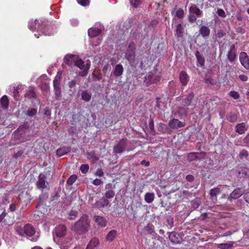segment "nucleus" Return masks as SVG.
I'll return each mask as SVG.
<instances>
[{"label": "nucleus", "instance_id": "nucleus-1", "mask_svg": "<svg viewBox=\"0 0 249 249\" xmlns=\"http://www.w3.org/2000/svg\"><path fill=\"white\" fill-rule=\"evenodd\" d=\"M64 62L71 66L75 65L80 70H83L80 73V75L85 76L88 74V70L90 68V62L87 61L85 65L84 61L76 55L68 54L64 58Z\"/></svg>", "mask_w": 249, "mask_h": 249}, {"label": "nucleus", "instance_id": "nucleus-2", "mask_svg": "<svg viewBox=\"0 0 249 249\" xmlns=\"http://www.w3.org/2000/svg\"><path fill=\"white\" fill-rule=\"evenodd\" d=\"M90 227V220L89 216L86 214H83L72 226L71 230L78 234L83 235L89 231Z\"/></svg>", "mask_w": 249, "mask_h": 249}, {"label": "nucleus", "instance_id": "nucleus-3", "mask_svg": "<svg viewBox=\"0 0 249 249\" xmlns=\"http://www.w3.org/2000/svg\"><path fill=\"white\" fill-rule=\"evenodd\" d=\"M62 74V72L61 71H58L53 80V89L57 99H58L61 96L60 82Z\"/></svg>", "mask_w": 249, "mask_h": 249}, {"label": "nucleus", "instance_id": "nucleus-4", "mask_svg": "<svg viewBox=\"0 0 249 249\" xmlns=\"http://www.w3.org/2000/svg\"><path fill=\"white\" fill-rule=\"evenodd\" d=\"M101 33V30L96 28H91L89 29L88 35L90 37L93 38V39L90 41L93 43V46H97L100 43L101 41V39H100L99 37H95L99 36Z\"/></svg>", "mask_w": 249, "mask_h": 249}, {"label": "nucleus", "instance_id": "nucleus-5", "mask_svg": "<svg viewBox=\"0 0 249 249\" xmlns=\"http://www.w3.org/2000/svg\"><path fill=\"white\" fill-rule=\"evenodd\" d=\"M135 44L134 42H131L128 46L125 53V58L129 62L130 64L134 63L135 58Z\"/></svg>", "mask_w": 249, "mask_h": 249}, {"label": "nucleus", "instance_id": "nucleus-6", "mask_svg": "<svg viewBox=\"0 0 249 249\" xmlns=\"http://www.w3.org/2000/svg\"><path fill=\"white\" fill-rule=\"evenodd\" d=\"M237 50L234 44L231 45L227 53V57L230 62H233L236 58Z\"/></svg>", "mask_w": 249, "mask_h": 249}, {"label": "nucleus", "instance_id": "nucleus-7", "mask_svg": "<svg viewBox=\"0 0 249 249\" xmlns=\"http://www.w3.org/2000/svg\"><path fill=\"white\" fill-rule=\"evenodd\" d=\"M239 60L241 65L246 69H249V58L246 53L242 52L240 53Z\"/></svg>", "mask_w": 249, "mask_h": 249}, {"label": "nucleus", "instance_id": "nucleus-8", "mask_svg": "<svg viewBox=\"0 0 249 249\" xmlns=\"http://www.w3.org/2000/svg\"><path fill=\"white\" fill-rule=\"evenodd\" d=\"M126 146V142L124 140L121 141L114 147V152L116 154H122L124 151Z\"/></svg>", "mask_w": 249, "mask_h": 249}, {"label": "nucleus", "instance_id": "nucleus-9", "mask_svg": "<svg viewBox=\"0 0 249 249\" xmlns=\"http://www.w3.org/2000/svg\"><path fill=\"white\" fill-rule=\"evenodd\" d=\"M168 125L172 129H177L184 126L185 124L184 122L179 121L178 119H173L170 121Z\"/></svg>", "mask_w": 249, "mask_h": 249}, {"label": "nucleus", "instance_id": "nucleus-10", "mask_svg": "<svg viewBox=\"0 0 249 249\" xmlns=\"http://www.w3.org/2000/svg\"><path fill=\"white\" fill-rule=\"evenodd\" d=\"M236 172L238 178L249 177V169L246 167H239L237 168Z\"/></svg>", "mask_w": 249, "mask_h": 249}, {"label": "nucleus", "instance_id": "nucleus-11", "mask_svg": "<svg viewBox=\"0 0 249 249\" xmlns=\"http://www.w3.org/2000/svg\"><path fill=\"white\" fill-rule=\"evenodd\" d=\"M94 220L100 227H105L107 224V220L102 216L95 215L94 217Z\"/></svg>", "mask_w": 249, "mask_h": 249}, {"label": "nucleus", "instance_id": "nucleus-12", "mask_svg": "<svg viewBox=\"0 0 249 249\" xmlns=\"http://www.w3.org/2000/svg\"><path fill=\"white\" fill-rule=\"evenodd\" d=\"M45 179V176L41 174L39 175L38 180L36 182L37 188L40 189L42 191L46 187V182Z\"/></svg>", "mask_w": 249, "mask_h": 249}, {"label": "nucleus", "instance_id": "nucleus-13", "mask_svg": "<svg viewBox=\"0 0 249 249\" xmlns=\"http://www.w3.org/2000/svg\"><path fill=\"white\" fill-rule=\"evenodd\" d=\"M54 233L57 237H62L64 236L66 233V228L65 226L59 225L56 227Z\"/></svg>", "mask_w": 249, "mask_h": 249}, {"label": "nucleus", "instance_id": "nucleus-14", "mask_svg": "<svg viewBox=\"0 0 249 249\" xmlns=\"http://www.w3.org/2000/svg\"><path fill=\"white\" fill-rule=\"evenodd\" d=\"M248 126L245 123L238 124L235 126V131L239 134H244L248 129Z\"/></svg>", "mask_w": 249, "mask_h": 249}, {"label": "nucleus", "instance_id": "nucleus-15", "mask_svg": "<svg viewBox=\"0 0 249 249\" xmlns=\"http://www.w3.org/2000/svg\"><path fill=\"white\" fill-rule=\"evenodd\" d=\"M99 240L97 237L92 238L87 246L86 249H95L99 245Z\"/></svg>", "mask_w": 249, "mask_h": 249}, {"label": "nucleus", "instance_id": "nucleus-16", "mask_svg": "<svg viewBox=\"0 0 249 249\" xmlns=\"http://www.w3.org/2000/svg\"><path fill=\"white\" fill-rule=\"evenodd\" d=\"M36 231L34 228L30 224H26L24 226V236L31 237L35 234Z\"/></svg>", "mask_w": 249, "mask_h": 249}, {"label": "nucleus", "instance_id": "nucleus-17", "mask_svg": "<svg viewBox=\"0 0 249 249\" xmlns=\"http://www.w3.org/2000/svg\"><path fill=\"white\" fill-rule=\"evenodd\" d=\"M199 155H200L201 157H204L205 155V153L204 152H192L190 153L187 155V160L191 161L196 160V159L199 158Z\"/></svg>", "mask_w": 249, "mask_h": 249}, {"label": "nucleus", "instance_id": "nucleus-18", "mask_svg": "<svg viewBox=\"0 0 249 249\" xmlns=\"http://www.w3.org/2000/svg\"><path fill=\"white\" fill-rule=\"evenodd\" d=\"M124 72V68L121 64L117 65L113 70V74L116 77L121 76Z\"/></svg>", "mask_w": 249, "mask_h": 249}, {"label": "nucleus", "instance_id": "nucleus-19", "mask_svg": "<svg viewBox=\"0 0 249 249\" xmlns=\"http://www.w3.org/2000/svg\"><path fill=\"white\" fill-rule=\"evenodd\" d=\"M244 193V191L241 188H237L234 190L231 194V197L233 199H237L240 197Z\"/></svg>", "mask_w": 249, "mask_h": 249}, {"label": "nucleus", "instance_id": "nucleus-20", "mask_svg": "<svg viewBox=\"0 0 249 249\" xmlns=\"http://www.w3.org/2000/svg\"><path fill=\"white\" fill-rule=\"evenodd\" d=\"M109 204L108 200L105 198H102L100 201H97L95 204L94 206L97 207L98 208H104L107 207Z\"/></svg>", "mask_w": 249, "mask_h": 249}, {"label": "nucleus", "instance_id": "nucleus-21", "mask_svg": "<svg viewBox=\"0 0 249 249\" xmlns=\"http://www.w3.org/2000/svg\"><path fill=\"white\" fill-rule=\"evenodd\" d=\"M180 81L183 86H186L189 81V76L184 71H181L179 74Z\"/></svg>", "mask_w": 249, "mask_h": 249}, {"label": "nucleus", "instance_id": "nucleus-22", "mask_svg": "<svg viewBox=\"0 0 249 249\" xmlns=\"http://www.w3.org/2000/svg\"><path fill=\"white\" fill-rule=\"evenodd\" d=\"M194 96L195 95L193 92H192L190 93L183 100V105L185 106H189L192 103V101L193 99Z\"/></svg>", "mask_w": 249, "mask_h": 249}, {"label": "nucleus", "instance_id": "nucleus-23", "mask_svg": "<svg viewBox=\"0 0 249 249\" xmlns=\"http://www.w3.org/2000/svg\"><path fill=\"white\" fill-rule=\"evenodd\" d=\"M117 234V231L116 230H111L106 235V239L108 242H112L116 238Z\"/></svg>", "mask_w": 249, "mask_h": 249}, {"label": "nucleus", "instance_id": "nucleus-24", "mask_svg": "<svg viewBox=\"0 0 249 249\" xmlns=\"http://www.w3.org/2000/svg\"><path fill=\"white\" fill-rule=\"evenodd\" d=\"M178 234L175 232L170 233L169 238L170 240L174 244H178L180 242V239L178 238Z\"/></svg>", "mask_w": 249, "mask_h": 249}, {"label": "nucleus", "instance_id": "nucleus-25", "mask_svg": "<svg viewBox=\"0 0 249 249\" xmlns=\"http://www.w3.org/2000/svg\"><path fill=\"white\" fill-rule=\"evenodd\" d=\"M224 186L222 185L219 186L218 187H216L213 189H212L210 190V194L212 197H213L216 196L217 195L220 194L221 190L223 189Z\"/></svg>", "mask_w": 249, "mask_h": 249}, {"label": "nucleus", "instance_id": "nucleus-26", "mask_svg": "<svg viewBox=\"0 0 249 249\" xmlns=\"http://www.w3.org/2000/svg\"><path fill=\"white\" fill-rule=\"evenodd\" d=\"M71 151V148L69 147H63L58 149L56 151V154L58 156L61 157L69 153Z\"/></svg>", "mask_w": 249, "mask_h": 249}, {"label": "nucleus", "instance_id": "nucleus-27", "mask_svg": "<svg viewBox=\"0 0 249 249\" xmlns=\"http://www.w3.org/2000/svg\"><path fill=\"white\" fill-rule=\"evenodd\" d=\"M0 105L4 109H6L8 108L9 100L7 96L4 95L1 98L0 100Z\"/></svg>", "mask_w": 249, "mask_h": 249}, {"label": "nucleus", "instance_id": "nucleus-28", "mask_svg": "<svg viewBox=\"0 0 249 249\" xmlns=\"http://www.w3.org/2000/svg\"><path fill=\"white\" fill-rule=\"evenodd\" d=\"M155 198V195L153 193H146L144 195V200L147 203H152Z\"/></svg>", "mask_w": 249, "mask_h": 249}, {"label": "nucleus", "instance_id": "nucleus-29", "mask_svg": "<svg viewBox=\"0 0 249 249\" xmlns=\"http://www.w3.org/2000/svg\"><path fill=\"white\" fill-rule=\"evenodd\" d=\"M189 11L190 13L195 14L197 16H200L202 14V12L194 4H192L190 6Z\"/></svg>", "mask_w": 249, "mask_h": 249}, {"label": "nucleus", "instance_id": "nucleus-30", "mask_svg": "<svg viewBox=\"0 0 249 249\" xmlns=\"http://www.w3.org/2000/svg\"><path fill=\"white\" fill-rule=\"evenodd\" d=\"M199 33L202 36L205 37L209 35L210 31L208 27L202 26L200 29Z\"/></svg>", "mask_w": 249, "mask_h": 249}, {"label": "nucleus", "instance_id": "nucleus-31", "mask_svg": "<svg viewBox=\"0 0 249 249\" xmlns=\"http://www.w3.org/2000/svg\"><path fill=\"white\" fill-rule=\"evenodd\" d=\"M91 95L86 90H84L81 93V98L85 102H89L91 99Z\"/></svg>", "mask_w": 249, "mask_h": 249}, {"label": "nucleus", "instance_id": "nucleus-32", "mask_svg": "<svg viewBox=\"0 0 249 249\" xmlns=\"http://www.w3.org/2000/svg\"><path fill=\"white\" fill-rule=\"evenodd\" d=\"M147 78L151 83H155L160 80V77L158 75L151 73L148 74Z\"/></svg>", "mask_w": 249, "mask_h": 249}, {"label": "nucleus", "instance_id": "nucleus-33", "mask_svg": "<svg viewBox=\"0 0 249 249\" xmlns=\"http://www.w3.org/2000/svg\"><path fill=\"white\" fill-rule=\"evenodd\" d=\"M233 245L232 242H230L226 243H221L217 244V247L221 249H230Z\"/></svg>", "mask_w": 249, "mask_h": 249}, {"label": "nucleus", "instance_id": "nucleus-34", "mask_svg": "<svg viewBox=\"0 0 249 249\" xmlns=\"http://www.w3.org/2000/svg\"><path fill=\"white\" fill-rule=\"evenodd\" d=\"M196 56L197 58V62L200 66H203L205 63V59L204 57L199 53L198 52L196 53Z\"/></svg>", "mask_w": 249, "mask_h": 249}, {"label": "nucleus", "instance_id": "nucleus-35", "mask_svg": "<svg viewBox=\"0 0 249 249\" xmlns=\"http://www.w3.org/2000/svg\"><path fill=\"white\" fill-rule=\"evenodd\" d=\"M37 24L38 27H39V23L38 21L37 20H35L33 21L32 20H30L29 22V28L30 30L34 31L36 29V25Z\"/></svg>", "mask_w": 249, "mask_h": 249}, {"label": "nucleus", "instance_id": "nucleus-36", "mask_svg": "<svg viewBox=\"0 0 249 249\" xmlns=\"http://www.w3.org/2000/svg\"><path fill=\"white\" fill-rule=\"evenodd\" d=\"M15 230L17 233L21 236H24V227L23 228L21 226H17L15 227Z\"/></svg>", "mask_w": 249, "mask_h": 249}, {"label": "nucleus", "instance_id": "nucleus-37", "mask_svg": "<svg viewBox=\"0 0 249 249\" xmlns=\"http://www.w3.org/2000/svg\"><path fill=\"white\" fill-rule=\"evenodd\" d=\"M183 28L181 24H178L176 29V34L178 37H180L182 36Z\"/></svg>", "mask_w": 249, "mask_h": 249}, {"label": "nucleus", "instance_id": "nucleus-38", "mask_svg": "<svg viewBox=\"0 0 249 249\" xmlns=\"http://www.w3.org/2000/svg\"><path fill=\"white\" fill-rule=\"evenodd\" d=\"M77 179V177L76 175H71L67 180V183L69 185H72Z\"/></svg>", "mask_w": 249, "mask_h": 249}, {"label": "nucleus", "instance_id": "nucleus-39", "mask_svg": "<svg viewBox=\"0 0 249 249\" xmlns=\"http://www.w3.org/2000/svg\"><path fill=\"white\" fill-rule=\"evenodd\" d=\"M80 169L82 173L85 174L88 172L89 166L88 164H82L81 165Z\"/></svg>", "mask_w": 249, "mask_h": 249}, {"label": "nucleus", "instance_id": "nucleus-40", "mask_svg": "<svg viewBox=\"0 0 249 249\" xmlns=\"http://www.w3.org/2000/svg\"><path fill=\"white\" fill-rule=\"evenodd\" d=\"M167 128V125L165 124L160 123L158 124V129L160 131L164 132Z\"/></svg>", "mask_w": 249, "mask_h": 249}, {"label": "nucleus", "instance_id": "nucleus-41", "mask_svg": "<svg viewBox=\"0 0 249 249\" xmlns=\"http://www.w3.org/2000/svg\"><path fill=\"white\" fill-rule=\"evenodd\" d=\"M106 197L107 198H111L115 196V193L112 190H108L105 194Z\"/></svg>", "mask_w": 249, "mask_h": 249}, {"label": "nucleus", "instance_id": "nucleus-42", "mask_svg": "<svg viewBox=\"0 0 249 249\" xmlns=\"http://www.w3.org/2000/svg\"><path fill=\"white\" fill-rule=\"evenodd\" d=\"M37 110L35 108H32L29 110L26 113V115L29 116H33L36 114Z\"/></svg>", "mask_w": 249, "mask_h": 249}, {"label": "nucleus", "instance_id": "nucleus-43", "mask_svg": "<svg viewBox=\"0 0 249 249\" xmlns=\"http://www.w3.org/2000/svg\"><path fill=\"white\" fill-rule=\"evenodd\" d=\"M230 95L233 97L234 99H238L239 98V93L235 91H231L230 93Z\"/></svg>", "mask_w": 249, "mask_h": 249}, {"label": "nucleus", "instance_id": "nucleus-44", "mask_svg": "<svg viewBox=\"0 0 249 249\" xmlns=\"http://www.w3.org/2000/svg\"><path fill=\"white\" fill-rule=\"evenodd\" d=\"M217 13L220 17L225 18L226 17V14L225 11L222 9H218L217 11Z\"/></svg>", "mask_w": 249, "mask_h": 249}, {"label": "nucleus", "instance_id": "nucleus-45", "mask_svg": "<svg viewBox=\"0 0 249 249\" xmlns=\"http://www.w3.org/2000/svg\"><path fill=\"white\" fill-rule=\"evenodd\" d=\"M131 4L134 7H137L141 3V0H130Z\"/></svg>", "mask_w": 249, "mask_h": 249}, {"label": "nucleus", "instance_id": "nucleus-46", "mask_svg": "<svg viewBox=\"0 0 249 249\" xmlns=\"http://www.w3.org/2000/svg\"><path fill=\"white\" fill-rule=\"evenodd\" d=\"M77 2L82 6L88 5L89 3V0H77Z\"/></svg>", "mask_w": 249, "mask_h": 249}, {"label": "nucleus", "instance_id": "nucleus-47", "mask_svg": "<svg viewBox=\"0 0 249 249\" xmlns=\"http://www.w3.org/2000/svg\"><path fill=\"white\" fill-rule=\"evenodd\" d=\"M176 16L178 18H182L184 16V11L182 9H179L176 12Z\"/></svg>", "mask_w": 249, "mask_h": 249}, {"label": "nucleus", "instance_id": "nucleus-48", "mask_svg": "<svg viewBox=\"0 0 249 249\" xmlns=\"http://www.w3.org/2000/svg\"><path fill=\"white\" fill-rule=\"evenodd\" d=\"M93 184L94 185L98 186L103 183V182L100 179L96 178L93 181Z\"/></svg>", "mask_w": 249, "mask_h": 249}, {"label": "nucleus", "instance_id": "nucleus-49", "mask_svg": "<svg viewBox=\"0 0 249 249\" xmlns=\"http://www.w3.org/2000/svg\"><path fill=\"white\" fill-rule=\"evenodd\" d=\"M96 176L102 177L104 175V172L101 169H98L95 173Z\"/></svg>", "mask_w": 249, "mask_h": 249}, {"label": "nucleus", "instance_id": "nucleus-50", "mask_svg": "<svg viewBox=\"0 0 249 249\" xmlns=\"http://www.w3.org/2000/svg\"><path fill=\"white\" fill-rule=\"evenodd\" d=\"M70 219H74L75 217L77 216V212L71 211L70 213Z\"/></svg>", "mask_w": 249, "mask_h": 249}, {"label": "nucleus", "instance_id": "nucleus-51", "mask_svg": "<svg viewBox=\"0 0 249 249\" xmlns=\"http://www.w3.org/2000/svg\"><path fill=\"white\" fill-rule=\"evenodd\" d=\"M240 155L242 158L247 157L248 156V152L246 150H243L241 152Z\"/></svg>", "mask_w": 249, "mask_h": 249}, {"label": "nucleus", "instance_id": "nucleus-52", "mask_svg": "<svg viewBox=\"0 0 249 249\" xmlns=\"http://www.w3.org/2000/svg\"><path fill=\"white\" fill-rule=\"evenodd\" d=\"M239 77V79L242 81H247L248 79V76L244 74L240 75Z\"/></svg>", "mask_w": 249, "mask_h": 249}, {"label": "nucleus", "instance_id": "nucleus-53", "mask_svg": "<svg viewBox=\"0 0 249 249\" xmlns=\"http://www.w3.org/2000/svg\"><path fill=\"white\" fill-rule=\"evenodd\" d=\"M186 179L189 182H192L194 180V177L193 175H188L186 176Z\"/></svg>", "mask_w": 249, "mask_h": 249}, {"label": "nucleus", "instance_id": "nucleus-54", "mask_svg": "<svg viewBox=\"0 0 249 249\" xmlns=\"http://www.w3.org/2000/svg\"><path fill=\"white\" fill-rule=\"evenodd\" d=\"M44 207L42 204L41 202L39 203L36 206V208L37 210L41 212V213H43L44 212L41 211V209Z\"/></svg>", "mask_w": 249, "mask_h": 249}, {"label": "nucleus", "instance_id": "nucleus-55", "mask_svg": "<svg viewBox=\"0 0 249 249\" xmlns=\"http://www.w3.org/2000/svg\"><path fill=\"white\" fill-rule=\"evenodd\" d=\"M75 84H76L75 81L72 80L69 83V86L70 88H71L74 87L75 86Z\"/></svg>", "mask_w": 249, "mask_h": 249}, {"label": "nucleus", "instance_id": "nucleus-56", "mask_svg": "<svg viewBox=\"0 0 249 249\" xmlns=\"http://www.w3.org/2000/svg\"><path fill=\"white\" fill-rule=\"evenodd\" d=\"M47 78L46 75H42L40 76V77L37 79L36 82L37 84H39L40 82L41 81V80H45Z\"/></svg>", "mask_w": 249, "mask_h": 249}, {"label": "nucleus", "instance_id": "nucleus-57", "mask_svg": "<svg viewBox=\"0 0 249 249\" xmlns=\"http://www.w3.org/2000/svg\"><path fill=\"white\" fill-rule=\"evenodd\" d=\"M47 197H48V196L46 194H42V195H41L39 196V199L41 201V200H44V199H47Z\"/></svg>", "mask_w": 249, "mask_h": 249}, {"label": "nucleus", "instance_id": "nucleus-58", "mask_svg": "<svg viewBox=\"0 0 249 249\" xmlns=\"http://www.w3.org/2000/svg\"><path fill=\"white\" fill-rule=\"evenodd\" d=\"M141 164L144 165L145 166L147 167L150 165V163L149 161H147L145 160H142L141 161Z\"/></svg>", "mask_w": 249, "mask_h": 249}, {"label": "nucleus", "instance_id": "nucleus-59", "mask_svg": "<svg viewBox=\"0 0 249 249\" xmlns=\"http://www.w3.org/2000/svg\"><path fill=\"white\" fill-rule=\"evenodd\" d=\"M244 197L245 201L249 203V193L246 194Z\"/></svg>", "mask_w": 249, "mask_h": 249}, {"label": "nucleus", "instance_id": "nucleus-60", "mask_svg": "<svg viewBox=\"0 0 249 249\" xmlns=\"http://www.w3.org/2000/svg\"><path fill=\"white\" fill-rule=\"evenodd\" d=\"M16 209V205L14 203H12L10 206V209L11 211H15Z\"/></svg>", "mask_w": 249, "mask_h": 249}, {"label": "nucleus", "instance_id": "nucleus-61", "mask_svg": "<svg viewBox=\"0 0 249 249\" xmlns=\"http://www.w3.org/2000/svg\"><path fill=\"white\" fill-rule=\"evenodd\" d=\"M196 20V18L194 16H189V20L193 22Z\"/></svg>", "mask_w": 249, "mask_h": 249}, {"label": "nucleus", "instance_id": "nucleus-62", "mask_svg": "<svg viewBox=\"0 0 249 249\" xmlns=\"http://www.w3.org/2000/svg\"><path fill=\"white\" fill-rule=\"evenodd\" d=\"M60 248L61 249H68L69 248V246L68 245H61Z\"/></svg>", "mask_w": 249, "mask_h": 249}, {"label": "nucleus", "instance_id": "nucleus-63", "mask_svg": "<svg viewBox=\"0 0 249 249\" xmlns=\"http://www.w3.org/2000/svg\"><path fill=\"white\" fill-rule=\"evenodd\" d=\"M229 120L230 121V122H234L235 121H236V118L235 116H233L232 117H231L229 119Z\"/></svg>", "mask_w": 249, "mask_h": 249}, {"label": "nucleus", "instance_id": "nucleus-64", "mask_svg": "<svg viewBox=\"0 0 249 249\" xmlns=\"http://www.w3.org/2000/svg\"><path fill=\"white\" fill-rule=\"evenodd\" d=\"M13 94H14V96L15 97V98L16 99H17V98H18V90L17 89H14Z\"/></svg>", "mask_w": 249, "mask_h": 249}]
</instances>
